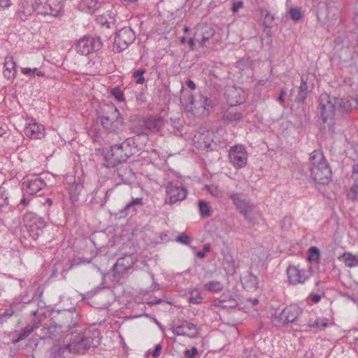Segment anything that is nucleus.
<instances>
[{"instance_id": "f257e3e1", "label": "nucleus", "mask_w": 358, "mask_h": 358, "mask_svg": "<svg viewBox=\"0 0 358 358\" xmlns=\"http://www.w3.org/2000/svg\"><path fill=\"white\" fill-rule=\"evenodd\" d=\"M69 344H57L49 350L50 358H65V353L73 352L83 354L90 348L97 347L100 344L101 336L99 330L87 329L83 333H71Z\"/></svg>"}, {"instance_id": "f03ea898", "label": "nucleus", "mask_w": 358, "mask_h": 358, "mask_svg": "<svg viewBox=\"0 0 358 358\" xmlns=\"http://www.w3.org/2000/svg\"><path fill=\"white\" fill-rule=\"evenodd\" d=\"M309 171L314 181L320 185H327L331 180V171L322 152L314 150L310 157Z\"/></svg>"}, {"instance_id": "7ed1b4c3", "label": "nucleus", "mask_w": 358, "mask_h": 358, "mask_svg": "<svg viewBox=\"0 0 358 358\" xmlns=\"http://www.w3.org/2000/svg\"><path fill=\"white\" fill-rule=\"evenodd\" d=\"M318 109L323 122L328 124L329 126L333 125L337 110L334 98L331 99L328 94H322L319 98Z\"/></svg>"}, {"instance_id": "20e7f679", "label": "nucleus", "mask_w": 358, "mask_h": 358, "mask_svg": "<svg viewBox=\"0 0 358 358\" xmlns=\"http://www.w3.org/2000/svg\"><path fill=\"white\" fill-rule=\"evenodd\" d=\"M102 126L110 132H117L124 126L123 117L117 108L113 106L108 107V110L101 117Z\"/></svg>"}, {"instance_id": "39448f33", "label": "nucleus", "mask_w": 358, "mask_h": 358, "mask_svg": "<svg viewBox=\"0 0 358 358\" xmlns=\"http://www.w3.org/2000/svg\"><path fill=\"white\" fill-rule=\"evenodd\" d=\"M62 0H35L33 8L39 15L57 17L62 10Z\"/></svg>"}, {"instance_id": "423d86ee", "label": "nucleus", "mask_w": 358, "mask_h": 358, "mask_svg": "<svg viewBox=\"0 0 358 358\" xmlns=\"http://www.w3.org/2000/svg\"><path fill=\"white\" fill-rule=\"evenodd\" d=\"M103 46L99 37L85 36L76 45V50L81 55H88L92 52L99 50Z\"/></svg>"}, {"instance_id": "0eeeda50", "label": "nucleus", "mask_w": 358, "mask_h": 358, "mask_svg": "<svg viewBox=\"0 0 358 358\" xmlns=\"http://www.w3.org/2000/svg\"><path fill=\"white\" fill-rule=\"evenodd\" d=\"M135 39L136 35L134 31L130 27H124L117 32L113 48L116 52H120L133 43Z\"/></svg>"}, {"instance_id": "6e6552de", "label": "nucleus", "mask_w": 358, "mask_h": 358, "mask_svg": "<svg viewBox=\"0 0 358 358\" xmlns=\"http://www.w3.org/2000/svg\"><path fill=\"white\" fill-rule=\"evenodd\" d=\"M141 138L144 141H147L148 135L144 131L137 132L136 136L127 138L122 143L118 144L120 147H122L124 155L128 159L141 150L138 140Z\"/></svg>"}, {"instance_id": "1a4fd4ad", "label": "nucleus", "mask_w": 358, "mask_h": 358, "mask_svg": "<svg viewBox=\"0 0 358 358\" xmlns=\"http://www.w3.org/2000/svg\"><path fill=\"white\" fill-rule=\"evenodd\" d=\"M104 159L105 166L110 168L127 162L128 158L124 155L122 147H120L118 144H115L111 145L110 150L106 152Z\"/></svg>"}, {"instance_id": "9d476101", "label": "nucleus", "mask_w": 358, "mask_h": 358, "mask_svg": "<svg viewBox=\"0 0 358 358\" xmlns=\"http://www.w3.org/2000/svg\"><path fill=\"white\" fill-rule=\"evenodd\" d=\"M166 196L165 203L173 205L183 201L187 194V190L182 186L178 185L173 182H169L166 187Z\"/></svg>"}, {"instance_id": "9b49d317", "label": "nucleus", "mask_w": 358, "mask_h": 358, "mask_svg": "<svg viewBox=\"0 0 358 358\" xmlns=\"http://www.w3.org/2000/svg\"><path fill=\"white\" fill-rule=\"evenodd\" d=\"M23 220L29 236L34 240L38 239L42 234L41 227L43 225L41 218L35 214L28 212L24 215Z\"/></svg>"}, {"instance_id": "f8f14e48", "label": "nucleus", "mask_w": 358, "mask_h": 358, "mask_svg": "<svg viewBox=\"0 0 358 358\" xmlns=\"http://www.w3.org/2000/svg\"><path fill=\"white\" fill-rule=\"evenodd\" d=\"M286 271L288 282L292 285L303 284L309 278V272L304 268H300L299 266L289 265Z\"/></svg>"}, {"instance_id": "ddd939ff", "label": "nucleus", "mask_w": 358, "mask_h": 358, "mask_svg": "<svg viewBox=\"0 0 358 358\" xmlns=\"http://www.w3.org/2000/svg\"><path fill=\"white\" fill-rule=\"evenodd\" d=\"M171 331L177 336H185L195 338L199 334V329L196 324L183 320L181 324H174L171 327Z\"/></svg>"}, {"instance_id": "4468645a", "label": "nucleus", "mask_w": 358, "mask_h": 358, "mask_svg": "<svg viewBox=\"0 0 358 358\" xmlns=\"http://www.w3.org/2000/svg\"><path fill=\"white\" fill-rule=\"evenodd\" d=\"M302 313V309L293 304L285 308L275 319L282 324L294 322Z\"/></svg>"}, {"instance_id": "2eb2a0df", "label": "nucleus", "mask_w": 358, "mask_h": 358, "mask_svg": "<svg viewBox=\"0 0 358 358\" xmlns=\"http://www.w3.org/2000/svg\"><path fill=\"white\" fill-rule=\"evenodd\" d=\"M229 157L230 162L236 168H243L247 164L248 154L245 148L242 145L233 146L229 151Z\"/></svg>"}, {"instance_id": "dca6fc26", "label": "nucleus", "mask_w": 358, "mask_h": 358, "mask_svg": "<svg viewBox=\"0 0 358 358\" xmlns=\"http://www.w3.org/2000/svg\"><path fill=\"white\" fill-rule=\"evenodd\" d=\"M229 198L239 212L248 219V213L254 209V205L243 194L231 193Z\"/></svg>"}, {"instance_id": "f3484780", "label": "nucleus", "mask_w": 358, "mask_h": 358, "mask_svg": "<svg viewBox=\"0 0 358 358\" xmlns=\"http://www.w3.org/2000/svg\"><path fill=\"white\" fill-rule=\"evenodd\" d=\"M23 189L29 195L38 194L45 186V182L37 176L32 179H28L23 183Z\"/></svg>"}, {"instance_id": "a211bd4d", "label": "nucleus", "mask_w": 358, "mask_h": 358, "mask_svg": "<svg viewBox=\"0 0 358 358\" xmlns=\"http://www.w3.org/2000/svg\"><path fill=\"white\" fill-rule=\"evenodd\" d=\"M24 132L30 138L41 139L45 136V127L43 125L39 124L31 120L25 126Z\"/></svg>"}, {"instance_id": "6ab92c4d", "label": "nucleus", "mask_w": 358, "mask_h": 358, "mask_svg": "<svg viewBox=\"0 0 358 358\" xmlns=\"http://www.w3.org/2000/svg\"><path fill=\"white\" fill-rule=\"evenodd\" d=\"M313 88V83L309 80L308 76L302 75L301 78V85L298 88V94L296 96V101L303 102Z\"/></svg>"}, {"instance_id": "aec40b11", "label": "nucleus", "mask_w": 358, "mask_h": 358, "mask_svg": "<svg viewBox=\"0 0 358 358\" xmlns=\"http://www.w3.org/2000/svg\"><path fill=\"white\" fill-rule=\"evenodd\" d=\"M334 101L337 111L341 113H347L358 107V99L356 98H334Z\"/></svg>"}, {"instance_id": "412c9836", "label": "nucleus", "mask_w": 358, "mask_h": 358, "mask_svg": "<svg viewBox=\"0 0 358 358\" xmlns=\"http://www.w3.org/2000/svg\"><path fill=\"white\" fill-rule=\"evenodd\" d=\"M192 106L196 109L210 110L213 108V101L202 94L191 95L189 97Z\"/></svg>"}, {"instance_id": "4be33fe9", "label": "nucleus", "mask_w": 358, "mask_h": 358, "mask_svg": "<svg viewBox=\"0 0 358 358\" xmlns=\"http://www.w3.org/2000/svg\"><path fill=\"white\" fill-rule=\"evenodd\" d=\"M33 315L36 317V315H38L39 320L38 322H35V323L32 326H27L25 327L19 334L15 342H19L20 341L25 339L27 337H28L35 329H37L39 327L40 322L44 319L46 317V315L44 312L43 313H38V312H33Z\"/></svg>"}, {"instance_id": "5701e85b", "label": "nucleus", "mask_w": 358, "mask_h": 358, "mask_svg": "<svg viewBox=\"0 0 358 358\" xmlns=\"http://www.w3.org/2000/svg\"><path fill=\"white\" fill-rule=\"evenodd\" d=\"M241 89H237L235 87H231L227 90L225 95L227 97L228 102L231 106H236L241 104L244 101V96H241V93H243Z\"/></svg>"}, {"instance_id": "b1692460", "label": "nucleus", "mask_w": 358, "mask_h": 358, "mask_svg": "<svg viewBox=\"0 0 358 358\" xmlns=\"http://www.w3.org/2000/svg\"><path fill=\"white\" fill-rule=\"evenodd\" d=\"M14 208L9 204L8 194L3 187H0V212L4 218L7 215L12 213Z\"/></svg>"}, {"instance_id": "393cba45", "label": "nucleus", "mask_w": 358, "mask_h": 358, "mask_svg": "<svg viewBox=\"0 0 358 358\" xmlns=\"http://www.w3.org/2000/svg\"><path fill=\"white\" fill-rule=\"evenodd\" d=\"M120 164L121 165L117 168L115 172L122 182L128 183L134 176L132 169L127 164Z\"/></svg>"}, {"instance_id": "a878e982", "label": "nucleus", "mask_w": 358, "mask_h": 358, "mask_svg": "<svg viewBox=\"0 0 358 358\" xmlns=\"http://www.w3.org/2000/svg\"><path fill=\"white\" fill-rule=\"evenodd\" d=\"M352 178L354 180V185L348 192V198L351 200L358 199V164H355L352 168Z\"/></svg>"}, {"instance_id": "bb28decb", "label": "nucleus", "mask_w": 358, "mask_h": 358, "mask_svg": "<svg viewBox=\"0 0 358 358\" xmlns=\"http://www.w3.org/2000/svg\"><path fill=\"white\" fill-rule=\"evenodd\" d=\"M27 302L25 301H18V302H13L11 303L9 308L6 309L3 313L0 314V322H3L7 318L11 317L13 315H14L16 312L20 311L24 308V303Z\"/></svg>"}, {"instance_id": "cd10ccee", "label": "nucleus", "mask_w": 358, "mask_h": 358, "mask_svg": "<svg viewBox=\"0 0 358 358\" xmlns=\"http://www.w3.org/2000/svg\"><path fill=\"white\" fill-rule=\"evenodd\" d=\"M101 6V3L96 0H82L79 8L82 11L88 13H94Z\"/></svg>"}, {"instance_id": "c85d7f7f", "label": "nucleus", "mask_w": 358, "mask_h": 358, "mask_svg": "<svg viewBox=\"0 0 358 358\" xmlns=\"http://www.w3.org/2000/svg\"><path fill=\"white\" fill-rule=\"evenodd\" d=\"M131 266L129 259L127 257L119 258L113 265L115 273L120 274L127 271Z\"/></svg>"}, {"instance_id": "c756f323", "label": "nucleus", "mask_w": 358, "mask_h": 358, "mask_svg": "<svg viewBox=\"0 0 358 358\" xmlns=\"http://www.w3.org/2000/svg\"><path fill=\"white\" fill-rule=\"evenodd\" d=\"M338 259L343 262L348 267H355L358 266V256L353 255L349 252H345L339 256Z\"/></svg>"}, {"instance_id": "7c9ffc66", "label": "nucleus", "mask_w": 358, "mask_h": 358, "mask_svg": "<svg viewBox=\"0 0 358 358\" xmlns=\"http://www.w3.org/2000/svg\"><path fill=\"white\" fill-rule=\"evenodd\" d=\"M201 29V39L199 41V43L202 47H204L206 46V43L215 35V31L214 29L206 25H202Z\"/></svg>"}, {"instance_id": "2f4dec72", "label": "nucleus", "mask_w": 358, "mask_h": 358, "mask_svg": "<svg viewBox=\"0 0 358 358\" xmlns=\"http://www.w3.org/2000/svg\"><path fill=\"white\" fill-rule=\"evenodd\" d=\"M83 186L80 182H73L69 187L71 199L73 202L78 200L79 195L83 190Z\"/></svg>"}, {"instance_id": "473e14b6", "label": "nucleus", "mask_w": 358, "mask_h": 358, "mask_svg": "<svg viewBox=\"0 0 358 358\" xmlns=\"http://www.w3.org/2000/svg\"><path fill=\"white\" fill-rule=\"evenodd\" d=\"M223 119L229 123L238 122L243 119V115L239 112L228 111L224 115Z\"/></svg>"}, {"instance_id": "72a5a7b5", "label": "nucleus", "mask_w": 358, "mask_h": 358, "mask_svg": "<svg viewBox=\"0 0 358 358\" xmlns=\"http://www.w3.org/2000/svg\"><path fill=\"white\" fill-rule=\"evenodd\" d=\"M143 205L142 198H136L132 200V201L128 203L124 209L121 210L122 214H124L125 215H128L130 210L133 212H136V210L135 208L136 206H141Z\"/></svg>"}, {"instance_id": "f704fd0d", "label": "nucleus", "mask_w": 358, "mask_h": 358, "mask_svg": "<svg viewBox=\"0 0 358 358\" xmlns=\"http://www.w3.org/2000/svg\"><path fill=\"white\" fill-rule=\"evenodd\" d=\"M329 326L328 320L327 318H317L314 321L309 320L308 327L311 328H322L324 329Z\"/></svg>"}, {"instance_id": "c9c22d12", "label": "nucleus", "mask_w": 358, "mask_h": 358, "mask_svg": "<svg viewBox=\"0 0 358 358\" xmlns=\"http://www.w3.org/2000/svg\"><path fill=\"white\" fill-rule=\"evenodd\" d=\"M199 212L202 217L206 218L210 216V209L208 203L204 200L199 201Z\"/></svg>"}, {"instance_id": "e433bc0d", "label": "nucleus", "mask_w": 358, "mask_h": 358, "mask_svg": "<svg viewBox=\"0 0 358 358\" xmlns=\"http://www.w3.org/2000/svg\"><path fill=\"white\" fill-rule=\"evenodd\" d=\"M261 15L264 17L263 25L265 28H271L274 20L273 15H271V13L264 10H261Z\"/></svg>"}, {"instance_id": "4c0bfd02", "label": "nucleus", "mask_w": 358, "mask_h": 358, "mask_svg": "<svg viewBox=\"0 0 358 358\" xmlns=\"http://www.w3.org/2000/svg\"><path fill=\"white\" fill-rule=\"evenodd\" d=\"M205 288L213 292H217L222 289V285L219 281H212L204 285Z\"/></svg>"}, {"instance_id": "58836bf2", "label": "nucleus", "mask_w": 358, "mask_h": 358, "mask_svg": "<svg viewBox=\"0 0 358 358\" xmlns=\"http://www.w3.org/2000/svg\"><path fill=\"white\" fill-rule=\"evenodd\" d=\"M245 282L248 283V287L251 289H256L258 286V279L256 275L253 274H249L245 277Z\"/></svg>"}, {"instance_id": "ea45409f", "label": "nucleus", "mask_w": 358, "mask_h": 358, "mask_svg": "<svg viewBox=\"0 0 358 358\" xmlns=\"http://www.w3.org/2000/svg\"><path fill=\"white\" fill-rule=\"evenodd\" d=\"M145 72L146 71L145 69H139L134 71L133 77L136 79V83L137 84H143L145 82L143 75Z\"/></svg>"}, {"instance_id": "a19ab883", "label": "nucleus", "mask_w": 358, "mask_h": 358, "mask_svg": "<svg viewBox=\"0 0 358 358\" xmlns=\"http://www.w3.org/2000/svg\"><path fill=\"white\" fill-rule=\"evenodd\" d=\"M320 259V250L315 246H312L309 248L308 260L310 262H318Z\"/></svg>"}, {"instance_id": "79ce46f5", "label": "nucleus", "mask_w": 358, "mask_h": 358, "mask_svg": "<svg viewBox=\"0 0 358 358\" xmlns=\"http://www.w3.org/2000/svg\"><path fill=\"white\" fill-rule=\"evenodd\" d=\"M288 13L291 19L295 22H298L302 17L301 9L299 8H291Z\"/></svg>"}, {"instance_id": "37998d69", "label": "nucleus", "mask_w": 358, "mask_h": 358, "mask_svg": "<svg viewBox=\"0 0 358 358\" xmlns=\"http://www.w3.org/2000/svg\"><path fill=\"white\" fill-rule=\"evenodd\" d=\"M191 296L189 297V302L194 304H199L202 302L201 294L197 290H192L190 292Z\"/></svg>"}, {"instance_id": "c03bdc74", "label": "nucleus", "mask_w": 358, "mask_h": 358, "mask_svg": "<svg viewBox=\"0 0 358 358\" xmlns=\"http://www.w3.org/2000/svg\"><path fill=\"white\" fill-rule=\"evenodd\" d=\"M62 327L61 325L57 324L55 322H51L50 324L46 327L49 336L52 338L56 337L57 329H61Z\"/></svg>"}, {"instance_id": "a18cd8bd", "label": "nucleus", "mask_w": 358, "mask_h": 358, "mask_svg": "<svg viewBox=\"0 0 358 358\" xmlns=\"http://www.w3.org/2000/svg\"><path fill=\"white\" fill-rule=\"evenodd\" d=\"M4 68L6 70L16 71V64L12 57L5 58Z\"/></svg>"}, {"instance_id": "49530a36", "label": "nucleus", "mask_w": 358, "mask_h": 358, "mask_svg": "<svg viewBox=\"0 0 358 358\" xmlns=\"http://www.w3.org/2000/svg\"><path fill=\"white\" fill-rule=\"evenodd\" d=\"M110 94L119 101H124V94L120 87H114L110 90Z\"/></svg>"}, {"instance_id": "de8ad7c7", "label": "nucleus", "mask_w": 358, "mask_h": 358, "mask_svg": "<svg viewBox=\"0 0 358 358\" xmlns=\"http://www.w3.org/2000/svg\"><path fill=\"white\" fill-rule=\"evenodd\" d=\"M213 132L210 131H206L204 133L201 134L202 136V140L203 141V143H205V146L206 148H209L211 142L213 141L210 136L213 135Z\"/></svg>"}, {"instance_id": "09e8293b", "label": "nucleus", "mask_w": 358, "mask_h": 358, "mask_svg": "<svg viewBox=\"0 0 358 358\" xmlns=\"http://www.w3.org/2000/svg\"><path fill=\"white\" fill-rule=\"evenodd\" d=\"M176 241L184 245H189L191 241V238L188 235L182 234L176 238Z\"/></svg>"}, {"instance_id": "8fccbe9b", "label": "nucleus", "mask_w": 358, "mask_h": 358, "mask_svg": "<svg viewBox=\"0 0 358 358\" xmlns=\"http://www.w3.org/2000/svg\"><path fill=\"white\" fill-rule=\"evenodd\" d=\"M198 355V350L196 347L192 348L190 350L185 351V355L187 358H196L195 356Z\"/></svg>"}, {"instance_id": "3c124183", "label": "nucleus", "mask_w": 358, "mask_h": 358, "mask_svg": "<svg viewBox=\"0 0 358 358\" xmlns=\"http://www.w3.org/2000/svg\"><path fill=\"white\" fill-rule=\"evenodd\" d=\"M210 250V247L209 245H205L203 246V250L198 251L196 255L198 257L202 259L206 257V252H209Z\"/></svg>"}, {"instance_id": "603ef678", "label": "nucleus", "mask_w": 358, "mask_h": 358, "mask_svg": "<svg viewBox=\"0 0 358 358\" xmlns=\"http://www.w3.org/2000/svg\"><path fill=\"white\" fill-rule=\"evenodd\" d=\"M3 76L8 80L14 79L16 76V71L6 70L3 71Z\"/></svg>"}, {"instance_id": "864d4df0", "label": "nucleus", "mask_w": 358, "mask_h": 358, "mask_svg": "<svg viewBox=\"0 0 358 358\" xmlns=\"http://www.w3.org/2000/svg\"><path fill=\"white\" fill-rule=\"evenodd\" d=\"M292 225V220L290 217H285L282 220V228L287 229H289Z\"/></svg>"}, {"instance_id": "5fc2aeb1", "label": "nucleus", "mask_w": 358, "mask_h": 358, "mask_svg": "<svg viewBox=\"0 0 358 358\" xmlns=\"http://www.w3.org/2000/svg\"><path fill=\"white\" fill-rule=\"evenodd\" d=\"M238 305L236 301L232 297L229 296L227 303L223 304V307L234 308Z\"/></svg>"}, {"instance_id": "6e6d98bb", "label": "nucleus", "mask_w": 358, "mask_h": 358, "mask_svg": "<svg viewBox=\"0 0 358 358\" xmlns=\"http://www.w3.org/2000/svg\"><path fill=\"white\" fill-rule=\"evenodd\" d=\"M162 349V345L160 344H157L152 353V357L155 358H157L161 353Z\"/></svg>"}, {"instance_id": "4d7b16f0", "label": "nucleus", "mask_w": 358, "mask_h": 358, "mask_svg": "<svg viewBox=\"0 0 358 358\" xmlns=\"http://www.w3.org/2000/svg\"><path fill=\"white\" fill-rule=\"evenodd\" d=\"M243 3L241 1L234 3L232 8H231L232 11L234 13H236L239 8L243 7Z\"/></svg>"}, {"instance_id": "13d9d810", "label": "nucleus", "mask_w": 358, "mask_h": 358, "mask_svg": "<svg viewBox=\"0 0 358 358\" xmlns=\"http://www.w3.org/2000/svg\"><path fill=\"white\" fill-rule=\"evenodd\" d=\"M10 0H0V8L5 9L10 6Z\"/></svg>"}, {"instance_id": "bf43d9fd", "label": "nucleus", "mask_w": 358, "mask_h": 358, "mask_svg": "<svg viewBox=\"0 0 358 358\" xmlns=\"http://www.w3.org/2000/svg\"><path fill=\"white\" fill-rule=\"evenodd\" d=\"M286 89L285 88H282L281 90H280V95L277 97V101H280L281 103H284L285 102V99H284V96L286 94Z\"/></svg>"}, {"instance_id": "052dcab7", "label": "nucleus", "mask_w": 358, "mask_h": 358, "mask_svg": "<svg viewBox=\"0 0 358 358\" xmlns=\"http://www.w3.org/2000/svg\"><path fill=\"white\" fill-rule=\"evenodd\" d=\"M162 302H163V300L162 299H153V300L148 301L147 302V304L152 306H155L157 304H160Z\"/></svg>"}, {"instance_id": "680f3d73", "label": "nucleus", "mask_w": 358, "mask_h": 358, "mask_svg": "<svg viewBox=\"0 0 358 358\" xmlns=\"http://www.w3.org/2000/svg\"><path fill=\"white\" fill-rule=\"evenodd\" d=\"M310 298L313 303H317L320 301L321 296L319 294H310Z\"/></svg>"}, {"instance_id": "e2e57ef3", "label": "nucleus", "mask_w": 358, "mask_h": 358, "mask_svg": "<svg viewBox=\"0 0 358 358\" xmlns=\"http://www.w3.org/2000/svg\"><path fill=\"white\" fill-rule=\"evenodd\" d=\"M228 300H229V298L227 296L222 295L219 301V306L223 307V304H225L226 303H227Z\"/></svg>"}, {"instance_id": "0e129e2a", "label": "nucleus", "mask_w": 358, "mask_h": 358, "mask_svg": "<svg viewBox=\"0 0 358 358\" xmlns=\"http://www.w3.org/2000/svg\"><path fill=\"white\" fill-rule=\"evenodd\" d=\"M37 71V69L36 68H34V69H31V68H22V72L24 73V74H29L31 72L34 73L35 71Z\"/></svg>"}, {"instance_id": "69168bd1", "label": "nucleus", "mask_w": 358, "mask_h": 358, "mask_svg": "<svg viewBox=\"0 0 358 358\" xmlns=\"http://www.w3.org/2000/svg\"><path fill=\"white\" fill-rule=\"evenodd\" d=\"M112 192V190L111 189H108L106 192L105 193V197H104V201L103 202L101 203V206H103L105 204V203L106 202V201L108 199L110 194Z\"/></svg>"}, {"instance_id": "338daca9", "label": "nucleus", "mask_w": 358, "mask_h": 358, "mask_svg": "<svg viewBox=\"0 0 358 358\" xmlns=\"http://www.w3.org/2000/svg\"><path fill=\"white\" fill-rule=\"evenodd\" d=\"M186 85L188 87H189L192 90H194L196 88L195 83L191 80H187Z\"/></svg>"}, {"instance_id": "774afa93", "label": "nucleus", "mask_w": 358, "mask_h": 358, "mask_svg": "<svg viewBox=\"0 0 358 358\" xmlns=\"http://www.w3.org/2000/svg\"><path fill=\"white\" fill-rule=\"evenodd\" d=\"M29 199H28L27 198H26V197H24H24L21 199V201H20V205H22V206H27V205L29 204Z\"/></svg>"}]
</instances>
